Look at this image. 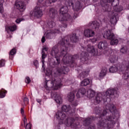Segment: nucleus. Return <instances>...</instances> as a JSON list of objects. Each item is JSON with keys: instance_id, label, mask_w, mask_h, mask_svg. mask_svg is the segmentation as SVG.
Instances as JSON below:
<instances>
[{"instance_id": "nucleus-18", "label": "nucleus", "mask_w": 129, "mask_h": 129, "mask_svg": "<svg viewBox=\"0 0 129 129\" xmlns=\"http://www.w3.org/2000/svg\"><path fill=\"white\" fill-rule=\"evenodd\" d=\"M51 96L52 98H53L55 101H56V103L60 104L61 102H62V97L60 95L57 94V93H53V92L51 93Z\"/></svg>"}, {"instance_id": "nucleus-10", "label": "nucleus", "mask_w": 129, "mask_h": 129, "mask_svg": "<svg viewBox=\"0 0 129 129\" xmlns=\"http://www.w3.org/2000/svg\"><path fill=\"white\" fill-rule=\"evenodd\" d=\"M59 33H60V29L57 28L54 29H48L46 33L44 34V35L41 39L42 43H45L46 39H47L48 40L54 39V38L56 37V35L59 34ZM45 38H46V39Z\"/></svg>"}, {"instance_id": "nucleus-25", "label": "nucleus", "mask_w": 129, "mask_h": 129, "mask_svg": "<svg viewBox=\"0 0 129 129\" xmlns=\"http://www.w3.org/2000/svg\"><path fill=\"white\" fill-rule=\"evenodd\" d=\"M17 49L16 48H13L12 49L9 53V59L13 60V59H14V55H15Z\"/></svg>"}, {"instance_id": "nucleus-19", "label": "nucleus", "mask_w": 129, "mask_h": 129, "mask_svg": "<svg viewBox=\"0 0 129 129\" xmlns=\"http://www.w3.org/2000/svg\"><path fill=\"white\" fill-rule=\"evenodd\" d=\"M84 35L87 38L93 37L95 35L94 31L90 29H86L84 30Z\"/></svg>"}, {"instance_id": "nucleus-24", "label": "nucleus", "mask_w": 129, "mask_h": 129, "mask_svg": "<svg viewBox=\"0 0 129 129\" xmlns=\"http://www.w3.org/2000/svg\"><path fill=\"white\" fill-rule=\"evenodd\" d=\"M90 71L88 70L87 71H84L82 72L81 74H80L79 77L81 80L83 79V78H85V77H86L87 75H88V74L89 73Z\"/></svg>"}, {"instance_id": "nucleus-13", "label": "nucleus", "mask_w": 129, "mask_h": 129, "mask_svg": "<svg viewBox=\"0 0 129 129\" xmlns=\"http://www.w3.org/2000/svg\"><path fill=\"white\" fill-rule=\"evenodd\" d=\"M116 121H99L97 125L100 129H111L114 126Z\"/></svg>"}, {"instance_id": "nucleus-21", "label": "nucleus", "mask_w": 129, "mask_h": 129, "mask_svg": "<svg viewBox=\"0 0 129 129\" xmlns=\"http://www.w3.org/2000/svg\"><path fill=\"white\" fill-rule=\"evenodd\" d=\"M89 28H90V29H95V30H98L99 29V23L96 21L90 22L89 24Z\"/></svg>"}, {"instance_id": "nucleus-39", "label": "nucleus", "mask_w": 129, "mask_h": 129, "mask_svg": "<svg viewBox=\"0 0 129 129\" xmlns=\"http://www.w3.org/2000/svg\"><path fill=\"white\" fill-rule=\"evenodd\" d=\"M77 70H78V72H79V73H80V71H82V66H78Z\"/></svg>"}, {"instance_id": "nucleus-33", "label": "nucleus", "mask_w": 129, "mask_h": 129, "mask_svg": "<svg viewBox=\"0 0 129 129\" xmlns=\"http://www.w3.org/2000/svg\"><path fill=\"white\" fill-rule=\"evenodd\" d=\"M127 51V49L126 48V47H122L120 49L121 53H122L123 54H124L125 53H126Z\"/></svg>"}, {"instance_id": "nucleus-4", "label": "nucleus", "mask_w": 129, "mask_h": 129, "mask_svg": "<svg viewBox=\"0 0 129 129\" xmlns=\"http://www.w3.org/2000/svg\"><path fill=\"white\" fill-rule=\"evenodd\" d=\"M101 5L103 7V10L105 12H108V17L112 27V30L114 29V26L116 25L118 21V14L117 13L121 12L123 10L122 7L117 8L119 5V0H101Z\"/></svg>"}, {"instance_id": "nucleus-16", "label": "nucleus", "mask_w": 129, "mask_h": 129, "mask_svg": "<svg viewBox=\"0 0 129 129\" xmlns=\"http://www.w3.org/2000/svg\"><path fill=\"white\" fill-rule=\"evenodd\" d=\"M88 56H89V54L87 52L83 51L80 55L81 63H82V64H89Z\"/></svg>"}, {"instance_id": "nucleus-9", "label": "nucleus", "mask_w": 129, "mask_h": 129, "mask_svg": "<svg viewBox=\"0 0 129 129\" xmlns=\"http://www.w3.org/2000/svg\"><path fill=\"white\" fill-rule=\"evenodd\" d=\"M63 84L61 79H58L57 77L52 78L51 80H46L44 82L43 86L46 90H57L61 88Z\"/></svg>"}, {"instance_id": "nucleus-37", "label": "nucleus", "mask_w": 129, "mask_h": 129, "mask_svg": "<svg viewBox=\"0 0 129 129\" xmlns=\"http://www.w3.org/2000/svg\"><path fill=\"white\" fill-rule=\"evenodd\" d=\"M31 123H29L26 124V125L25 126V129H31Z\"/></svg>"}, {"instance_id": "nucleus-14", "label": "nucleus", "mask_w": 129, "mask_h": 129, "mask_svg": "<svg viewBox=\"0 0 129 129\" xmlns=\"http://www.w3.org/2000/svg\"><path fill=\"white\" fill-rule=\"evenodd\" d=\"M29 0L17 1L15 3V6L17 10L20 12H24L26 10V3H28Z\"/></svg>"}, {"instance_id": "nucleus-38", "label": "nucleus", "mask_w": 129, "mask_h": 129, "mask_svg": "<svg viewBox=\"0 0 129 129\" xmlns=\"http://www.w3.org/2000/svg\"><path fill=\"white\" fill-rule=\"evenodd\" d=\"M26 83H27L28 84H29V83H30V82H31V79H30V78L28 77H27L26 78Z\"/></svg>"}, {"instance_id": "nucleus-3", "label": "nucleus", "mask_w": 129, "mask_h": 129, "mask_svg": "<svg viewBox=\"0 0 129 129\" xmlns=\"http://www.w3.org/2000/svg\"><path fill=\"white\" fill-rule=\"evenodd\" d=\"M56 117L59 119L61 123H64L68 127L76 128L79 122L78 115H77L74 108L71 109L70 105H63L61 111H58L56 113Z\"/></svg>"}, {"instance_id": "nucleus-29", "label": "nucleus", "mask_w": 129, "mask_h": 129, "mask_svg": "<svg viewBox=\"0 0 129 129\" xmlns=\"http://www.w3.org/2000/svg\"><path fill=\"white\" fill-rule=\"evenodd\" d=\"M17 28H18V26L16 24H13L8 27V29H9L11 32H14V31L17 30Z\"/></svg>"}, {"instance_id": "nucleus-41", "label": "nucleus", "mask_w": 129, "mask_h": 129, "mask_svg": "<svg viewBox=\"0 0 129 129\" xmlns=\"http://www.w3.org/2000/svg\"><path fill=\"white\" fill-rule=\"evenodd\" d=\"M21 113L22 114L23 116H26V115H25V111H24V109H23V108L21 109Z\"/></svg>"}, {"instance_id": "nucleus-48", "label": "nucleus", "mask_w": 129, "mask_h": 129, "mask_svg": "<svg viewBox=\"0 0 129 129\" xmlns=\"http://www.w3.org/2000/svg\"><path fill=\"white\" fill-rule=\"evenodd\" d=\"M82 48H83V49H84H84H85V48L84 47L82 46Z\"/></svg>"}, {"instance_id": "nucleus-11", "label": "nucleus", "mask_w": 129, "mask_h": 129, "mask_svg": "<svg viewBox=\"0 0 129 129\" xmlns=\"http://www.w3.org/2000/svg\"><path fill=\"white\" fill-rule=\"evenodd\" d=\"M56 15H57L56 10L53 8L50 9L48 14V16L49 17L47 22L46 28H49V29H52V28H54V27H55L56 24L55 23V22H54V19H55Z\"/></svg>"}, {"instance_id": "nucleus-46", "label": "nucleus", "mask_w": 129, "mask_h": 129, "mask_svg": "<svg viewBox=\"0 0 129 129\" xmlns=\"http://www.w3.org/2000/svg\"><path fill=\"white\" fill-rule=\"evenodd\" d=\"M21 15H18V16H17V17H18H18H21V16H22V12H21Z\"/></svg>"}, {"instance_id": "nucleus-44", "label": "nucleus", "mask_w": 129, "mask_h": 129, "mask_svg": "<svg viewBox=\"0 0 129 129\" xmlns=\"http://www.w3.org/2000/svg\"><path fill=\"white\" fill-rule=\"evenodd\" d=\"M45 7H50V6H43L42 8V10H43V8H44V9H45Z\"/></svg>"}, {"instance_id": "nucleus-42", "label": "nucleus", "mask_w": 129, "mask_h": 129, "mask_svg": "<svg viewBox=\"0 0 129 129\" xmlns=\"http://www.w3.org/2000/svg\"><path fill=\"white\" fill-rule=\"evenodd\" d=\"M23 117H24V119H23L24 124L25 125L27 123V118H26V116H23Z\"/></svg>"}, {"instance_id": "nucleus-30", "label": "nucleus", "mask_w": 129, "mask_h": 129, "mask_svg": "<svg viewBox=\"0 0 129 129\" xmlns=\"http://www.w3.org/2000/svg\"><path fill=\"white\" fill-rule=\"evenodd\" d=\"M4 0H0V13L3 14L4 13Z\"/></svg>"}, {"instance_id": "nucleus-2", "label": "nucleus", "mask_w": 129, "mask_h": 129, "mask_svg": "<svg viewBox=\"0 0 129 129\" xmlns=\"http://www.w3.org/2000/svg\"><path fill=\"white\" fill-rule=\"evenodd\" d=\"M75 0H66V6L61 7L59 10L60 16L59 20L62 25L60 26L61 31H65L67 27V22H73V19H75L78 17V11L81 9L80 2H77L73 5V2Z\"/></svg>"}, {"instance_id": "nucleus-31", "label": "nucleus", "mask_w": 129, "mask_h": 129, "mask_svg": "<svg viewBox=\"0 0 129 129\" xmlns=\"http://www.w3.org/2000/svg\"><path fill=\"white\" fill-rule=\"evenodd\" d=\"M24 21H25V19L18 18L16 20L15 22L16 24H20L21 22H23Z\"/></svg>"}, {"instance_id": "nucleus-6", "label": "nucleus", "mask_w": 129, "mask_h": 129, "mask_svg": "<svg viewBox=\"0 0 129 129\" xmlns=\"http://www.w3.org/2000/svg\"><path fill=\"white\" fill-rule=\"evenodd\" d=\"M57 0H38L37 5L35 7L34 11H31L30 13L31 18H36L39 19L43 16V9L42 8L45 6H51L52 3H55Z\"/></svg>"}, {"instance_id": "nucleus-12", "label": "nucleus", "mask_w": 129, "mask_h": 129, "mask_svg": "<svg viewBox=\"0 0 129 129\" xmlns=\"http://www.w3.org/2000/svg\"><path fill=\"white\" fill-rule=\"evenodd\" d=\"M103 36L105 39L110 40V45L114 46V45H117V44H118V39L115 38L114 34L111 33L110 30H106L104 34H103Z\"/></svg>"}, {"instance_id": "nucleus-40", "label": "nucleus", "mask_w": 129, "mask_h": 129, "mask_svg": "<svg viewBox=\"0 0 129 129\" xmlns=\"http://www.w3.org/2000/svg\"><path fill=\"white\" fill-rule=\"evenodd\" d=\"M33 64H34V66H36V67H37V66H38V65H39V62L38 61V60H34L33 61Z\"/></svg>"}, {"instance_id": "nucleus-28", "label": "nucleus", "mask_w": 129, "mask_h": 129, "mask_svg": "<svg viewBox=\"0 0 129 129\" xmlns=\"http://www.w3.org/2000/svg\"><path fill=\"white\" fill-rule=\"evenodd\" d=\"M7 94V91L4 89H2L0 90V98H4L6 97Z\"/></svg>"}, {"instance_id": "nucleus-34", "label": "nucleus", "mask_w": 129, "mask_h": 129, "mask_svg": "<svg viewBox=\"0 0 129 129\" xmlns=\"http://www.w3.org/2000/svg\"><path fill=\"white\" fill-rule=\"evenodd\" d=\"M6 64V60L5 59H1L0 60V67H4Z\"/></svg>"}, {"instance_id": "nucleus-26", "label": "nucleus", "mask_w": 129, "mask_h": 129, "mask_svg": "<svg viewBox=\"0 0 129 129\" xmlns=\"http://www.w3.org/2000/svg\"><path fill=\"white\" fill-rule=\"evenodd\" d=\"M90 83V80L88 79H85L81 82V86H87Z\"/></svg>"}, {"instance_id": "nucleus-32", "label": "nucleus", "mask_w": 129, "mask_h": 129, "mask_svg": "<svg viewBox=\"0 0 129 129\" xmlns=\"http://www.w3.org/2000/svg\"><path fill=\"white\" fill-rule=\"evenodd\" d=\"M46 75V76H48L49 77H52V71L47 69Z\"/></svg>"}, {"instance_id": "nucleus-45", "label": "nucleus", "mask_w": 129, "mask_h": 129, "mask_svg": "<svg viewBox=\"0 0 129 129\" xmlns=\"http://www.w3.org/2000/svg\"><path fill=\"white\" fill-rule=\"evenodd\" d=\"M56 129H60V127L59 126H57L56 127Z\"/></svg>"}, {"instance_id": "nucleus-43", "label": "nucleus", "mask_w": 129, "mask_h": 129, "mask_svg": "<svg viewBox=\"0 0 129 129\" xmlns=\"http://www.w3.org/2000/svg\"><path fill=\"white\" fill-rule=\"evenodd\" d=\"M36 101H37V102H38V103H41V101H41V99H36Z\"/></svg>"}, {"instance_id": "nucleus-23", "label": "nucleus", "mask_w": 129, "mask_h": 129, "mask_svg": "<svg viewBox=\"0 0 129 129\" xmlns=\"http://www.w3.org/2000/svg\"><path fill=\"white\" fill-rule=\"evenodd\" d=\"M106 74H107V69H102L99 75V78L103 79L106 76Z\"/></svg>"}, {"instance_id": "nucleus-5", "label": "nucleus", "mask_w": 129, "mask_h": 129, "mask_svg": "<svg viewBox=\"0 0 129 129\" xmlns=\"http://www.w3.org/2000/svg\"><path fill=\"white\" fill-rule=\"evenodd\" d=\"M109 70L110 73H115L118 71L120 74L123 75V79L126 80L129 76V60H125L122 63H118L116 66H112Z\"/></svg>"}, {"instance_id": "nucleus-7", "label": "nucleus", "mask_w": 129, "mask_h": 129, "mask_svg": "<svg viewBox=\"0 0 129 129\" xmlns=\"http://www.w3.org/2000/svg\"><path fill=\"white\" fill-rule=\"evenodd\" d=\"M98 48L105 50V54L109 56V60L111 63H114L118 60V57L116 56V51H115L114 49L111 50L106 41L100 42L98 45Z\"/></svg>"}, {"instance_id": "nucleus-27", "label": "nucleus", "mask_w": 129, "mask_h": 129, "mask_svg": "<svg viewBox=\"0 0 129 129\" xmlns=\"http://www.w3.org/2000/svg\"><path fill=\"white\" fill-rule=\"evenodd\" d=\"M87 94L90 98H93V97H94L95 96V92L92 90H88Z\"/></svg>"}, {"instance_id": "nucleus-1", "label": "nucleus", "mask_w": 129, "mask_h": 129, "mask_svg": "<svg viewBox=\"0 0 129 129\" xmlns=\"http://www.w3.org/2000/svg\"><path fill=\"white\" fill-rule=\"evenodd\" d=\"M69 39L72 43H76L78 41V37L76 36V34L73 33L72 35L66 36L58 42V45L53 46L51 51V55L54 56L56 61L52 62L53 66H59L61 62V58L63 66H60V68L57 69V73L59 76L62 74H66L69 72L70 66L72 68H74V66L76 67L75 60L78 58V55H72L68 53V51L70 50V47L72 46L69 43Z\"/></svg>"}, {"instance_id": "nucleus-47", "label": "nucleus", "mask_w": 129, "mask_h": 129, "mask_svg": "<svg viewBox=\"0 0 129 129\" xmlns=\"http://www.w3.org/2000/svg\"><path fill=\"white\" fill-rule=\"evenodd\" d=\"M45 28H46V26H44L43 27V29H45Z\"/></svg>"}, {"instance_id": "nucleus-49", "label": "nucleus", "mask_w": 129, "mask_h": 129, "mask_svg": "<svg viewBox=\"0 0 129 129\" xmlns=\"http://www.w3.org/2000/svg\"><path fill=\"white\" fill-rule=\"evenodd\" d=\"M71 83V82H70V84Z\"/></svg>"}, {"instance_id": "nucleus-22", "label": "nucleus", "mask_w": 129, "mask_h": 129, "mask_svg": "<svg viewBox=\"0 0 129 129\" xmlns=\"http://www.w3.org/2000/svg\"><path fill=\"white\" fill-rule=\"evenodd\" d=\"M85 93H86V90L85 88H82L78 90L76 94V96L78 98H79L81 95H84Z\"/></svg>"}, {"instance_id": "nucleus-17", "label": "nucleus", "mask_w": 129, "mask_h": 129, "mask_svg": "<svg viewBox=\"0 0 129 129\" xmlns=\"http://www.w3.org/2000/svg\"><path fill=\"white\" fill-rule=\"evenodd\" d=\"M87 47V51L88 53H90L93 56L98 55V51H97V49H95L93 46L89 44Z\"/></svg>"}, {"instance_id": "nucleus-15", "label": "nucleus", "mask_w": 129, "mask_h": 129, "mask_svg": "<svg viewBox=\"0 0 129 129\" xmlns=\"http://www.w3.org/2000/svg\"><path fill=\"white\" fill-rule=\"evenodd\" d=\"M76 91H74V92H70L68 95V98L69 101H70V102H72V105L73 107H76V106L78 105V101H74V98L75 97V95L74 93H75Z\"/></svg>"}, {"instance_id": "nucleus-8", "label": "nucleus", "mask_w": 129, "mask_h": 129, "mask_svg": "<svg viewBox=\"0 0 129 129\" xmlns=\"http://www.w3.org/2000/svg\"><path fill=\"white\" fill-rule=\"evenodd\" d=\"M117 96V91L114 89H109L105 93H99L95 97L94 103L98 104L101 101L106 102L107 99L110 100L111 96Z\"/></svg>"}, {"instance_id": "nucleus-20", "label": "nucleus", "mask_w": 129, "mask_h": 129, "mask_svg": "<svg viewBox=\"0 0 129 129\" xmlns=\"http://www.w3.org/2000/svg\"><path fill=\"white\" fill-rule=\"evenodd\" d=\"M44 51H45L46 52V51H48V48H47V47H44L43 48V50H42V59H41V62L42 63V70H43V71H45V58H46V54H45V52H44Z\"/></svg>"}, {"instance_id": "nucleus-35", "label": "nucleus", "mask_w": 129, "mask_h": 129, "mask_svg": "<svg viewBox=\"0 0 129 129\" xmlns=\"http://www.w3.org/2000/svg\"><path fill=\"white\" fill-rule=\"evenodd\" d=\"M99 40V38H94L93 39H90V41L92 42V43H96Z\"/></svg>"}, {"instance_id": "nucleus-36", "label": "nucleus", "mask_w": 129, "mask_h": 129, "mask_svg": "<svg viewBox=\"0 0 129 129\" xmlns=\"http://www.w3.org/2000/svg\"><path fill=\"white\" fill-rule=\"evenodd\" d=\"M24 102L25 104H28V103H29V99L27 97H25L24 98Z\"/></svg>"}]
</instances>
